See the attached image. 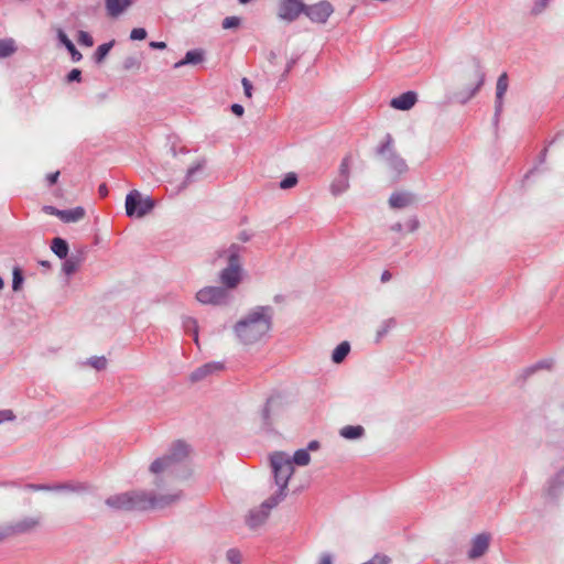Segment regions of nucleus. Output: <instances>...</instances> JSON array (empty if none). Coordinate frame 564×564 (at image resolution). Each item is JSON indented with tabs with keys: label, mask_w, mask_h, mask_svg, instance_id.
<instances>
[{
	"label": "nucleus",
	"mask_w": 564,
	"mask_h": 564,
	"mask_svg": "<svg viewBox=\"0 0 564 564\" xmlns=\"http://www.w3.org/2000/svg\"><path fill=\"white\" fill-rule=\"evenodd\" d=\"M188 455V445L183 441L175 442L164 456L156 458L150 465V471L155 475L154 485L161 487L165 479L178 477Z\"/></svg>",
	"instance_id": "3"
},
{
	"label": "nucleus",
	"mask_w": 564,
	"mask_h": 564,
	"mask_svg": "<svg viewBox=\"0 0 564 564\" xmlns=\"http://www.w3.org/2000/svg\"><path fill=\"white\" fill-rule=\"evenodd\" d=\"M15 415L11 410H0V424L7 421H13Z\"/></svg>",
	"instance_id": "52"
},
{
	"label": "nucleus",
	"mask_w": 564,
	"mask_h": 564,
	"mask_svg": "<svg viewBox=\"0 0 564 564\" xmlns=\"http://www.w3.org/2000/svg\"><path fill=\"white\" fill-rule=\"evenodd\" d=\"M553 365L552 360H541L533 366L523 369L520 373V378L524 381L539 369H550Z\"/></svg>",
	"instance_id": "29"
},
{
	"label": "nucleus",
	"mask_w": 564,
	"mask_h": 564,
	"mask_svg": "<svg viewBox=\"0 0 564 564\" xmlns=\"http://www.w3.org/2000/svg\"><path fill=\"white\" fill-rule=\"evenodd\" d=\"M147 30L143 28H135L130 32V40L142 41L147 37Z\"/></svg>",
	"instance_id": "47"
},
{
	"label": "nucleus",
	"mask_w": 564,
	"mask_h": 564,
	"mask_svg": "<svg viewBox=\"0 0 564 564\" xmlns=\"http://www.w3.org/2000/svg\"><path fill=\"white\" fill-rule=\"evenodd\" d=\"M240 22L241 20L238 17H227L223 20L221 26L225 30L238 28L240 25Z\"/></svg>",
	"instance_id": "45"
},
{
	"label": "nucleus",
	"mask_w": 564,
	"mask_h": 564,
	"mask_svg": "<svg viewBox=\"0 0 564 564\" xmlns=\"http://www.w3.org/2000/svg\"><path fill=\"white\" fill-rule=\"evenodd\" d=\"M334 7L330 2L323 0L312 6H305L304 14L314 23L324 24L333 14Z\"/></svg>",
	"instance_id": "10"
},
{
	"label": "nucleus",
	"mask_w": 564,
	"mask_h": 564,
	"mask_svg": "<svg viewBox=\"0 0 564 564\" xmlns=\"http://www.w3.org/2000/svg\"><path fill=\"white\" fill-rule=\"evenodd\" d=\"M15 538L12 521L0 524V543Z\"/></svg>",
	"instance_id": "35"
},
{
	"label": "nucleus",
	"mask_w": 564,
	"mask_h": 564,
	"mask_svg": "<svg viewBox=\"0 0 564 564\" xmlns=\"http://www.w3.org/2000/svg\"><path fill=\"white\" fill-rule=\"evenodd\" d=\"M205 163H206L205 160H199L194 165H192L187 169L184 182L177 189V193H180L181 191L186 188L187 185L194 181L195 175L204 169Z\"/></svg>",
	"instance_id": "24"
},
{
	"label": "nucleus",
	"mask_w": 564,
	"mask_h": 564,
	"mask_svg": "<svg viewBox=\"0 0 564 564\" xmlns=\"http://www.w3.org/2000/svg\"><path fill=\"white\" fill-rule=\"evenodd\" d=\"M272 315L270 306H257L239 319L234 332L240 344L248 346L262 340L271 329Z\"/></svg>",
	"instance_id": "2"
},
{
	"label": "nucleus",
	"mask_w": 564,
	"mask_h": 564,
	"mask_svg": "<svg viewBox=\"0 0 564 564\" xmlns=\"http://www.w3.org/2000/svg\"><path fill=\"white\" fill-rule=\"evenodd\" d=\"M270 464L278 490L267 499L268 507H275L286 497L288 484L294 473L291 457L282 452L273 453L270 456Z\"/></svg>",
	"instance_id": "5"
},
{
	"label": "nucleus",
	"mask_w": 564,
	"mask_h": 564,
	"mask_svg": "<svg viewBox=\"0 0 564 564\" xmlns=\"http://www.w3.org/2000/svg\"><path fill=\"white\" fill-rule=\"evenodd\" d=\"M349 188V177L338 175L330 184V192L333 195L338 196Z\"/></svg>",
	"instance_id": "26"
},
{
	"label": "nucleus",
	"mask_w": 564,
	"mask_h": 564,
	"mask_svg": "<svg viewBox=\"0 0 564 564\" xmlns=\"http://www.w3.org/2000/svg\"><path fill=\"white\" fill-rule=\"evenodd\" d=\"M115 41H110L108 43H104L99 45L94 54V58L96 63H101L104 58L108 55L109 51L113 46Z\"/></svg>",
	"instance_id": "34"
},
{
	"label": "nucleus",
	"mask_w": 564,
	"mask_h": 564,
	"mask_svg": "<svg viewBox=\"0 0 564 564\" xmlns=\"http://www.w3.org/2000/svg\"><path fill=\"white\" fill-rule=\"evenodd\" d=\"M43 212L48 215H53V216H56L59 218L62 209H57L54 206H44Z\"/></svg>",
	"instance_id": "55"
},
{
	"label": "nucleus",
	"mask_w": 564,
	"mask_h": 564,
	"mask_svg": "<svg viewBox=\"0 0 564 564\" xmlns=\"http://www.w3.org/2000/svg\"><path fill=\"white\" fill-rule=\"evenodd\" d=\"M391 560L389 556L383 554H376L371 560L362 564H390Z\"/></svg>",
	"instance_id": "49"
},
{
	"label": "nucleus",
	"mask_w": 564,
	"mask_h": 564,
	"mask_svg": "<svg viewBox=\"0 0 564 564\" xmlns=\"http://www.w3.org/2000/svg\"><path fill=\"white\" fill-rule=\"evenodd\" d=\"M87 364L96 370H104L107 367V359L104 356H94L88 359Z\"/></svg>",
	"instance_id": "39"
},
{
	"label": "nucleus",
	"mask_w": 564,
	"mask_h": 564,
	"mask_svg": "<svg viewBox=\"0 0 564 564\" xmlns=\"http://www.w3.org/2000/svg\"><path fill=\"white\" fill-rule=\"evenodd\" d=\"M57 39L61 44L67 48L74 62H79L82 59L83 56L79 51L75 47L74 43L69 40L67 34L61 29L57 31Z\"/></svg>",
	"instance_id": "22"
},
{
	"label": "nucleus",
	"mask_w": 564,
	"mask_h": 564,
	"mask_svg": "<svg viewBox=\"0 0 564 564\" xmlns=\"http://www.w3.org/2000/svg\"><path fill=\"white\" fill-rule=\"evenodd\" d=\"M85 209L80 206L73 209H62L59 219L64 223H76L85 217Z\"/></svg>",
	"instance_id": "23"
},
{
	"label": "nucleus",
	"mask_w": 564,
	"mask_h": 564,
	"mask_svg": "<svg viewBox=\"0 0 564 564\" xmlns=\"http://www.w3.org/2000/svg\"><path fill=\"white\" fill-rule=\"evenodd\" d=\"M414 203L415 196L410 192H395L392 193L389 198V205L394 209L405 208L413 205Z\"/></svg>",
	"instance_id": "18"
},
{
	"label": "nucleus",
	"mask_w": 564,
	"mask_h": 564,
	"mask_svg": "<svg viewBox=\"0 0 564 564\" xmlns=\"http://www.w3.org/2000/svg\"><path fill=\"white\" fill-rule=\"evenodd\" d=\"M377 154L382 156L387 166L395 176L406 173L409 167L405 160L394 150L393 138L387 134L384 141L377 148Z\"/></svg>",
	"instance_id": "6"
},
{
	"label": "nucleus",
	"mask_w": 564,
	"mask_h": 564,
	"mask_svg": "<svg viewBox=\"0 0 564 564\" xmlns=\"http://www.w3.org/2000/svg\"><path fill=\"white\" fill-rule=\"evenodd\" d=\"M405 226L410 232H414L420 227V220L416 216H413L406 221Z\"/></svg>",
	"instance_id": "50"
},
{
	"label": "nucleus",
	"mask_w": 564,
	"mask_h": 564,
	"mask_svg": "<svg viewBox=\"0 0 564 564\" xmlns=\"http://www.w3.org/2000/svg\"><path fill=\"white\" fill-rule=\"evenodd\" d=\"M226 558L230 564H240L242 555L238 549H229L226 552Z\"/></svg>",
	"instance_id": "42"
},
{
	"label": "nucleus",
	"mask_w": 564,
	"mask_h": 564,
	"mask_svg": "<svg viewBox=\"0 0 564 564\" xmlns=\"http://www.w3.org/2000/svg\"><path fill=\"white\" fill-rule=\"evenodd\" d=\"M319 448V443L317 441H311L307 445V452L308 451H316Z\"/></svg>",
	"instance_id": "61"
},
{
	"label": "nucleus",
	"mask_w": 564,
	"mask_h": 564,
	"mask_svg": "<svg viewBox=\"0 0 564 564\" xmlns=\"http://www.w3.org/2000/svg\"><path fill=\"white\" fill-rule=\"evenodd\" d=\"M154 207L151 197H143L142 194L133 189L126 196V214L128 217L142 218L148 215Z\"/></svg>",
	"instance_id": "7"
},
{
	"label": "nucleus",
	"mask_w": 564,
	"mask_h": 564,
	"mask_svg": "<svg viewBox=\"0 0 564 564\" xmlns=\"http://www.w3.org/2000/svg\"><path fill=\"white\" fill-rule=\"evenodd\" d=\"M350 351V345L348 341L340 343L332 354V360L334 364H340L347 357Z\"/></svg>",
	"instance_id": "30"
},
{
	"label": "nucleus",
	"mask_w": 564,
	"mask_h": 564,
	"mask_svg": "<svg viewBox=\"0 0 564 564\" xmlns=\"http://www.w3.org/2000/svg\"><path fill=\"white\" fill-rule=\"evenodd\" d=\"M318 564H333V557L329 553H323L321 555Z\"/></svg>",
	"instance_id": "56"
},
{
	"label": "nucleus",
	"mask_w": 564,
	"mask_h": 564,
	"mask_svg": "<svg viewBox=\"0 0 564 564\" xmlns=\"http://www.w3.org/2000/svg\"><path fill=\"white\" fill-rule=\"evenodd\" d=\"M390 229L394 232H401L403 230V226L401 223L393 224Z\"/></svg>",
	"instance_id": "62"
},
{
	"label": "nucleus",
	"mask_w": 564,
	"mask_h": 564,
	"mask_svg": "<svg viewBox=\"0 0 564 564\" xmlns=\"http://www.w3.org/2000/svg\"><path fill=\"white\" fill-rule=\"evenodd\" d=\"M245 248L238 243H231L229 247L217 251V259L225 258L227 267L219 272V281L223 288L229 292L235 290L242 280L241 256Z\"/></svg>",
	"instance_id": "4"
},
{
	"label": "nucleus",
	"mask_w": 564,
	"mask_h": 564,
	"mask_svg": "<svg viewBox=\"0 0 564 564\" xmlns=\"http://www.w3.org/2000/svg\"><path fill=\"white\" fill-rule=\"evenodd\" d=\"M223 368L224 366L220 362H208L193 371L189 378L193 382H197L214 372L220 371Z\"/></svg>",
	"instance_id": "20"
},
{
	"label": "nucleus",
	"mask_w": 564,
	"mask_h": 564,
	"mask_svg": "<svg viewBox=\"0 0 564 564\" xmlns=\"http://www.w3.org/2000/svg\"><path fill=\"white\" fill-rule=\"evenodd\" d=\"M80 263H82L80 256L73 254L69 258L66 257L65 261L63 262V265H62V271L66 275H72L78 270V268L80 267Z\"/></svg>",
	"instance_id": "27"
},
{
	"label": "nucleus",
	"mask_w": 564,
	"mask_h": 564,
	"mask_svg": "<svg viewBox=\"0 0 564 564\" xmlns=\"http://www.w3.org/2000/svg\"><path fill=\"white\" fill-rule=\"evenodd\" d=\"M564 492V468L551 477L546 484L545 494L550 499H557Z\"/></svg>",
	"instance_id": "15"
},
{
	"label": "nucleus",
	"mask_w": 564,
	"mask_h": 564,
	"mask_svg": "<svg viewBox=\"0 0 564 564\" xmlns=\"http://www.w3.org/2000/svg\"><path fill=\"white\" fill-rule=\"evenodd\" d=\"M14 534L15 536L31 534L35 532L42 524V517L37 516H26L21 519H17L12 521Z\"/></svg>",
	"instance_id": "12"
},
{
	"label": "nucleus",
	"mask_w": 564,
	"mask_h": 564,
	"mask_svg": "<svg viewBox=\"0 0 564 564\" xmlns=\"http://www.w3.org/2000/svg\"><path fill=\"white\" fill-rule=\"evenodd\" d=\"M77 40L82 45H85V46L94 45V40H93L91 35L86 31H79Z\"/></svg>",
	"instance_id": "48"
},
{
	"label": "nucleus",
	"mask_w": 564,
	"mask_h": 564,
	"mask_svg": "<svg viewBox=\"0 0 564 564\" xmlns=\"http://www.w3.org/2000/svg\"><path fill=\"white\" fill-rule=\"evenodd\" d=\"M238 239L243 242H247L250 239V236L246 231H242L239 234Z\"/></svg>",
	"instance_id": "63"
},
{
	"label": "nucleus",
	"mask_w": 564,
	"mask_h": 564,
	"mask_svg": "<svg viewBox=\"0 0 564 564\" xmlns=\"http://www.w3.org/2000/svg\"><path fill=\"white\" fill-rule=\"evenodd\" d=\"M297 184V176L295 173H289L281 182L280 188L289 189Z\"/></svg>",
	"instance_id": "40"
},
{
	"label": "nucleus",
	"mask_w": 564,
	"mask_h": 564,
	"mask_svg": "<svg viewBox=\"0 0 564 564\" xmlns=\"http://www.w3.org/2000/svg\"><path fill=\"white\" fill-rule=\"evenodd\" d=\"M58 176H59V172H58V171H56V172H54V173L48 174V175L46 176V180H47V182H48V185H50V186L54 185V184L57 182Z\"/></svg>",
	"instance_id": "57"
},
{
	"label": "nucleus",
	"mask_w": 564,
	"mask_h": 564,
	"mask_svg": "<svg viewBox=\"0 0 564 564\" xmlns=\"http://www.w3.org/2000/svg\"><path fill=\"white\" fill-rule=\"evenodd\" d=\"M66 79L68 83L80 82L82 80V72L78 68H74L67 74Z\"/></svg>",
	"instance_id": "51"
},
{
	"label": "nucleus",
	"mask_w": 564,
	"mask_h": 564,
	"mask_svg": "<svg viewBox=\"0 0 564 564\" xmlns=\"http://www.w3.org/2000/svg\"><path fill=\"white\" fill-rule=\"evenodd\" d=\"M489 541H490V535L487 533H481V534L476 535L473 539L471 547L468 552V557L471 560H476V558L482 556L486 553V551L488 550Z\"/></svg>",
	"instance_id": "16"
},
{
	"label": "nucleus",
	"mask_w": 564,
	"mask_h": 564,
	"mask_svg": "<svg viewBox=\"0 0 564 564\" xmlns=\"http://www.w3.org/2000/svg\"><path fill=\"white\" fill-rule=\"evenodd\" d=\"M416 100L417 96L414 91H406L393 98L390 105L394 109L409 110L415 105Z\"/></svg>",
	"instance_id": "19"
},
{
	"label": "nucleus",
	"mask_w": 564,
	"mask_h": 564,
	"mask_svg": "<svg viewBox=\"0 0 564 564\" xmlns=\"http://www.w3.org/2000/svg\"><path fill=\"white\" fill-rule=\"evenodd\" d=\"M196 300L204 305H226L231 293L223 286H205L196 293Z\"/></svg>",
	"instance_id": "9"
},
{
	"label": "nucleus",
	"mask_w": 564,
	"mask_h": 564,
	"mask_svg": "<svg viewBox=\"0 0 564 564\" xmlns=\"http://www.w3.org/2000/svg\"><path fill=\"white\" fill-rule=\"evenodd\" d=\"M140 65H141V62L137 57H134V56H128L123 61V68L126 70L139 69Z\"/></svg>",
	"instance_id": "44"
},
{
	"label": "nucleus",
	"mask_w": 564,
	"mask_h": 564,
	"mask_svg": "<svg viewBox=\"0 0 564 564\" xmlns=\"http://www.w3.org/2000/svg\"><path fill=\"white\" fill-rule=\"evenodd\" d=\"M350 163H351V156L346 155L339 166V174L338 175H345L349 177V171H350Z\"/></svg>",
	"instance_id": "46"
},
{
	"label": "nucleus",
	"mask_w": 564,
	"mask_h": 564,
	"mask_svg": "<svg viewBox=\"0 0 564 564\" xmlns=\"http://www.w3.org/2000/svg\"><path fill=\"white\" fill-rule=\"evenodd\" d=\"M267 500L262 502L259 508L252 509L247 516L246 523L251 529H257L262 525L269 517V512L273 507H268Z\"/></svg>",
	"instance_id": "14"
},
{
	"label": "nucleus",
	"mask_w": 564,
	"mask_h": 564,
	"mask_svg": "<svg viewBox=\"0 0 564 564\" xmlns=\"http://www.w3.org/2000/svg\"><path fill=\"white\" fill-rule=\"evenodd\" d=\"M391 278H392V274L386 270L382 272L380 280L382 283H387L391 280Z\"/></svg>",
	"instance_id": "60"
},
{
	"label": "nucleus",
	"mask_w": 564,
	"mask_h": 564,
	"mask_svg": "<svg viewBox=\"0 0 564 564\" xmlns=\"http://www.w3.org/2000/svg\"><path fill=\"white\" fill-rule=\"evenodd\" d=\"M467 78L471 82V85L458 93L459 100L463 104L471 99L485 83L486 73L479 58L474 57L471 59V69L467 74Z\"/></svg>",
	"instance_id": "8"
},
{
	"label": "nucleus",
	"mask_w": 564,
	"mask_h": 564,
	"mask_svg": "<svg viewBox=\"0 0 564 564\" xmlns=\"http://www.w3.org/2000/svg\"><path fill=\"white\" fill-rule=\"evenodd\" d=\"M13 279H12V289L13 291H19L23 283L22 270L19 267L13 269Z\"/></svg>",
	"instance_id": "41"
},
{
	"label": "nucleus",
	"mask_w": 564,
	"mask_h": 564,
	"mask_svg": "<svg viewBox=\"0 0 564 564\" xmlns=\"http://www.w3.org/2000/svg\"><path fill=\"white\" fill-rule=\"evenodd\" d=\"M29 489L34 491L45 490V491H53V487L48 485H35V484H29L26 486Z\"/></svg>",
	"instance_id": "54"
},
{
	"label": "nucleus",
	"mask_w": 564,
	"mask_h": 564,
	"mask_svg": "<svg viewBox=\"0 0 564 564\" xmlns=\"http://www.w3.org/2000/svg\"><path fill=\"white\" fill-rule=\"evenodd\" d=\"M54 491H84L86 487L83 484H58L52 486Z\"/></svg>",
	"instance_id": "38"
},
{
	"label": "nucleus",
	"mask_w": 564,
	"mask_h": 564,
	"mask_svg": "<svg viewBox=\"0 0 564 564\" xmlns=\"http://www.w3.org/2000/svg\"><path fill=\"white\" fill-rule=\"evenodd\" d=\"M17 51L13 39L0 40V58H6L14 54Z\"/></svg>",
	"instance_id": "32"
},
{
	"label": "nucleus",
	"mask_w": 564,
	"mask_h": 564,
	"mask_svg": "<svg viewBox=\"0 0 564 564\" xmlns=\"http://www.w3.org/2000/svg\"><path fill=\"white\" fill-rule=\"evenodd\" d=\"M280 404V400L278 397H270L268 400H267V403L262 410V419H263V422L265 425H269L270 424V411H271V408L274 406V405H278Z\"/></svg>",
	"instance_id": "37"
},
{
	"label": "nucleus",
	"mask_w": 564,
	"mask_h": 564,
	"mask_svg": "<svg viewBox=\"0 0 564 564\" xmlns=\"http://www.w3.org/2000/svg\"><path fill=\"white\" fill-rule=\"evenodd\" d=\"M98 191H99V194H100L101 196H106V195L108 194V189H107L106 184H101V185L99 186V189H98Z\"/></svg>",
	"instance_id": "64"
},
{
	"label": "nucleus",
	"mask_w": 564,
	"mask_h": 564,
	"mask_svg": "<svg viewBox=\"0 0 564 564\" xmlns=\"http://www.w3.org/2000/svg\"><path fill=\"white\" fill-rule=\"evenodd\" d=\"M204 61V52L202 50H192L186 52L183 59L174 64V68H180L184 65H196Z\"/></svg>",
	"instance_id": "21"
},
{
	"label": "nucleus",
	"mask_w": 564,
	"mask_h": 564,
	"mask_svg": "<svg viewBox=\"0 0 564 564\" xmlns=\"http://www.w3.org/2000/svg\"><path fill=\"white\" fill-rule=\"evenodd\" d=\"M183 498L181 490L172 494H153L145 490H131L108 497L105 503L118 511H144L149 509H164L178 502Z\"/></svg>",
	"instance_id": "1"
},
{
	"label": "nucleus",
	"mask_w": 564,
	"mask_h": 564,
	"mask_svg": "<svg viewBox=\"0 0 564 564\" xmlns=\"http://www.w3.org/2000/svg\"><path fill=\"white\" fill-rule=\"evenodd\" d=\"M305 4L301 0H280L278 15L280 19L292 22L304 13Z\"/></svg>",
	"instance_id": "11"
},
{
	"label": "nucleus",
	"mask_w": 564,
	"mask_h": 564,
	"mask_svg": "<svg viewBox=\"0 0 564 564\" xmlns=\"http://www.w3.org/2000/svg\"><path fill=\"white\" fill-rule=\"evenodd\" d=\"M183 326L186 332L192 333L194 336V340L198 343V324L197 321L193 317H185L183 321Z\"/></svg>",
	"instance_id": "36"
},
{
	"label": "nucleus",
	"mask_w": 564,
	"mask_h": 564,
	"mask_svg": "<svg viewBox=\"0 0 564 564\" xmlns=\"http://www.w3.org/2000/svg\"><path fill=\"white\" fill-rule=\"evenodd\" d=\"M339 435L346 440H358L365 435V429L361 425H346L339 430Z\"/></svg>",
	"instance_id": "25"
},
{
	"label": "nucleus",
	"mask_w": 564,
	"mask_h": 564,
	"mask_svg": "<svg viewBox=\"0 0 564 564\" xmlns=\"http://www.w3.org/2000/svg\"><path fill=\"white\" fill-rule=\"evenodd\" d=\"M551 0H535L532 8L531 14L539 15L541 14L547 7Z\"/></svg>",
	"instance_id": "43"
},
{
	"label": "nucleus",
	"mask_w": 564,
	"mask_h": 564,
	"mask_svg": "<svg viewBox=\"0 0 564 564\" xmlns=\"http://www.w3.org/2000/svg\"><path fill=\"white\" fill-rule=\"evenodd\" d=\"M291 460L293 462V465L296 464L299 466H306L311 460V456L307 449L301 448L294 453L293 458H291Z\"/></svg>",
	"instance_id": "33"
},
{
	"label": "nucleus",
	"mask_w": 564,
	"mask_h": 564,
	"mask_svg": "<svg viewBox=\"0 0 564 564\" xmlns=\"http://www.w3.org/2000/svg\"><path fill=\"white\" fill-rule=\"evenodd\" d=\"M395 326L397 321L393 317L382 321L376 333V341L379 343Z\"/></svg>",
	"instance_id": "31"
},
{
	"label": "nucleus",
	"mask_w": 564,
	"mask_h": 564,
	"mask_svg": "<svg viewBox=\"0 0 564 564\" xmlns=\"http://www.w3.org/2000/svg\"><path fill=\"white\" fill-rule=\"evenodd\" d=\"M107 15L110 18H119L133 3L134 0H104Z\"/></svg>",
	"instance_id": "17"
},
{
	"label": "nucleus",
	"mask_w": 564,
	"mask_h": 564,
	"mask_svg": "<svg viewBox=\"0 0 564 564\" xmlns=\"http://www.w3.org/2000/svg\"><path fill=\"white\" fill-rule=\"evenodd\" d=\"M149 45L151 48H155V50H163L166 47V44L164 42L152 41V42H150Z\"/></svg>",
	"instance_id": "59"
},
{
	"label": "nucleus",
	"mask_w": 564,
	"mask_h": 564,
	"mask_svg": "<svg viewBox=\"0 0 564 564\" xmlns=\"http://www.w3.org/2000/svg\"><path fill=\"white\" fill-rule=\"evenodd\" d=\"M241 84L243 86V90H245V95L250 98L252 96L251 91H252V84L250 83V80L248 78H242L241 80Z\"/></svg>",
	"instance_id": "53"
},
{
	"label": "nucleus",
	"mask_w": 564,
	"mask_h": 564,
	"mask_svg": "<svg viewBox=\"0 0 564 564\" xmlns=\"http://www.w3.org/2000/svg\"><path fill=\"white\" fill-rule=\"evenodd\" d=\"M51 249L59 259H65L68 254V243L59 237L52 240Z\"/></svg>",
	"instance_id": "28"
},
{
	"label": "nucleus",
	"mask_w": 564,
	"mask_h": 564,
	"mask_svg": "<svg viewBox=\"0 0 564 564\" xmlns=\"http://www.w3.org/2000/svg\"><path fill=\"white\" fill-rule=\"evenodd\" d=\"M508 86H509L508 75H507V73H502L498 77L497 85H496V101H495V116H494L496 123L498 122L499 117L502 112L503 97L508 90Z\"/></svg>",
	"instance_id": "13"
},
{
	"label": "nucleus",
	"mask_w": 564,
	"mask_h": 564,
	"mask_svg": "<svg viewBox=\"0 0 564 564\" xmlns=\"http://www.w3.org/2000/svg\"><path fill=\"white\" fill-rule=\"evenodd\" d=\"M231 111H232L236 116L241 117V116L243 115V112H245V109H243V107H242L241 105H239V104H234V105L231 106Z\"/></svg>",
	"instance_id": "58"
}]
</instances>
